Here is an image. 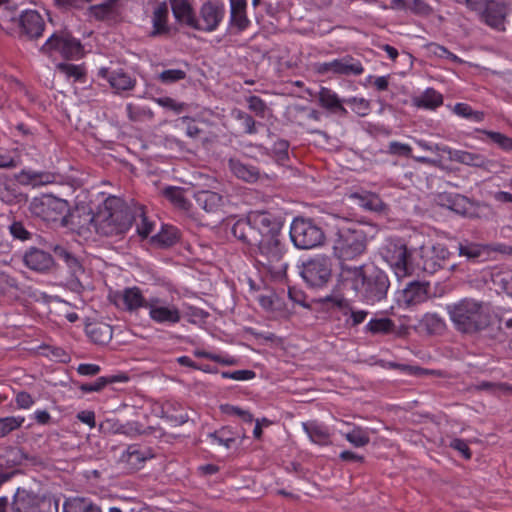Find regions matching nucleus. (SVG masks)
Listing matches in <instances>:
<instances>
[{
    "instance_id": "obj_1",
    "label": "nucleus",
    "mask_w": 512,
    "mask_h": 512,
    "mask_svg": "<svg viewBox=\"0 0 512 512\" xmlns=\"http://www.w3.org/2000/svg\"><path fill=\"white\" fill-rule=\"evenodd\" d=\"M235 238L250 247L256 261L276 274L284 273L288 264L283 261L284 246L280 241L281 224L264 211L249 213L232 226Z\"/></svg>"
},
{
    "instance_id": "obj_2",
    "label": "nucleus",
    "mask_w": 512,
    "mask_h": 512,
    "mask_svg": "<svg viewBox=\"0 0 512 512\" xmlns=\"http://www.w3.org/2000/svg\"><path fill=\"white\" fill-rule=\"evenodd\" d=\"M132 209L119 197L109 196L96 212V233L103 236H118L132 225Z\"/></svg>"
},
{
    "instance_id": "obj_3",
    "label": "nucleus",
    "mask_w": 512,
    "mask_h": 512,
    "mask_svg": "<svg viewBox=\"0 0 512 512\" xmlns=\"http://www.w3.org/2000/svg\"><path fill=\"white\" fill-rule=\"evenodd\" d=\"M447 313L455 329L465 334H475L490 324V315L483 302L473 298H463L447 305Z\"/></svg>"
},
{
    "instance_id": "obj_4",
    "label": "nucleus",
    "mask_w": 512,
    "mask_h": 512,
    "mask_svg": "<svg viewBox=\"0 0 512 512\" xmlns=\"http://www.w3.org/2000/svg\"><path fill=\"white\" fill-rule=\"evenodd\" d=\"M367 249V235L358 223L343 221L332 239L334 256L341 262L355 260Z\"/></svg>"
},
{
    "instance_id": "obj_5",
    "label": "nucleus",
    "mask_w": 512,
    "mask_h": 512,
    "mask_svg": "<svg viewBox=\"0 0 512 512\" xmlns=\"http://www.w3.org/2000/svg\"><path fill=\"white\" fill-rule=\"evenodd\" d=\"M379 253L398 278H404L412 273L411 254L402 239H387Z\"/></svg>"
},
{
    "instance_id": "obj_6",
    "label": "nucleus",
    "mask_w": 512,
    "mask_h": 512,
    "mask_svg": "<svg viewBox=\"0 0 512 512\" xmlns=\"http://www.w3.org/2000/svg\"><path fill=\"white\" fill-rule=\"evenodd\" d=\"M40 51L49 56L59 53L65 59H79L83 56L81 42L68 31L53 33L42 45Z\"/></svg>"
},
{
    "instance_id": "obj_7",
    "label": "nucleus",
    "mask_w": 512,
    "mask_h": 512,
    "mask_svg": "<svg viewBox=\"0 0 512 512\" xmlns=\"http://www.w3.org/2000/svg\"><path fill=\"white\" fill-rule=\"evenodd\" d=\"M29 209L35 217L45 222L59 221L61 225L65 213L69 211V205L66 200L44 194L33 198Z\"/></svg>"
},
{
    "instance_id": "obj_8",
    "label": "nucleus",
    "mask_w": 512,
    "mask_h": 512,
    "mask_svg": "<svg viewBox=\"0 0 512 512\" xmlns=\"http://www.w3.org/2000/svg\"><path fill=\"white\" fill-rule=\"evenodd\" d=\"M290 238L299 249H312L324 241L320 227L309 219L296 218L290 227Z\"/></svg>"
},
{
    "instance_id": "obj_9",
    "label": "nucleus",
    "mask_w": 512,
    "mask_h": 512,
    "mask_svg": "<svg viewBox=\"0 0 512 512\" xmlns=\"http://www.w3.org/2000/svg\"><path fill=\"white\" fill-rule=\"evenodd\" d=\"M389 287L390 282L386 273L378 267L370 265L359 294L366 303L374 304L386 298Z\"/></svg>"
},
{
    "instance_id": "obj_10",
    "label": "nucleus",
    "mask_w": 512,
    "mask_h": 512,
    "mask_svg": "<svg viewBox=\"0 0 512 512\" xmlns=\"http://www.w3.org/2000/svg\"><path fill=\"white\" fill-rule=\"evenodd\" d=\"M301 276L313 288L328 284L332 277V263L328 257L317 256L303 263Z\"/></svg>"
},
{
    "instance_id": "obj_11",
    "label": "nucleus",
    "mask_w": 512,
    "mask_h": 512,
    "mask_svg": "<svg viewBox=\"0 0 512 512\" xmlns=\"http://www.w3.org/2000/svg\"><path fill=\"white\" fill-rule=\"evenodd\" d=\"M109 301L120 310L134 313L141 308L147 309L149 299H146L142 290L137 287H126L122 290L111 291Z\"/></svg>"
},
{
    "instance_id": "obj_12",
    "label": "nucleus",
    "mask_w": 512,
    "mask_h": 512,
    "mask_svg": "<svg viewBox=\"0 0 512 512\" xmlns=\"http://www.w3.org/2000/svg\"><path fill=\"white\" fill-rule=\"evenodd\" d=\"M61 226L69 228L80 236H87L92 230L96 231V213L86 207H77L65 213Z\"/></svg>"
},
{
    "instance_id": "obj_13",
    "label": "nucleus",
    "mask_w": 512,
    "mask_h": 512,
    "mask_svg": "<svg viewBox=\"0 0 512 512\" xmlns=\"http://www.w3.org/2000/svg\"><path fill=\"white\" fill-rule=\"evenodd\" d=\"M147 309L150 319L157 324L175 325L181 320L179 308L159 297L149 298Z\"/></svg>"
},
{
    "instance_id": "obj_14",
    "label": "nucleus",
    "mask_w": 512,
    "mask_h": 512,
    "mask_svg": "<svg viewBox=\"0 0 512 512\" xmlns=\"http://www.w3.org/2000/svg\"><path fill=\"white\" fill-rule=\"evenodd\" d=\"M225 16V7L218 2H205L199 11V17H196L194 29L204 32L216 30Z\"/></svg>"
},
{
    "instance_id": "obj_15",
    "label": "nucleus",
    "mask_w": 512,
    "mask_h": 512,
    "mask_svg": "<svg viewBox=\"0 0 512 512\" xmlns=\"http://www.w3.org/2000/svg\"><path fill=\"white\" fill-rule=\"evenodd\" d=\"M319 73H334L345 76H358L364 72L363 65L360 60L352 57L351 55H345L344 57L334 59L330 62H324L319 64Z\"/></svg>"
},
{
    "instance_id": "obj_16",
    "label": "nucleus",
    "mask_w": 512,
    "mask_h": 512,
    "mask_svg": "<svg viewBox=\"0 0 512 512\" xmlns=\"http://www.w3.org/2000/svg\"><path fill=\"white\" fill-rule=\"evenodd\" d=\"M19 27L21 35L28 39H37L42 36L45 29V21L36 10H25L19 15Z\"/></svg>"
},
{
    "instance_id": "obj_17",
    "label": "nucleus",
    "mask_w": 512,
    "mask_h": 512,
    "mask_svg": "<svg viewBox=\"0 0 512 512\" xmlns=\"http://www.w3.org/2000/svg\"><path fill=\"white\" fill-rule=\"evenodd\" d=\"M510 10L511 9L502 4V2L492 0L488 2L487 6L478 10V12L480 13L481 20L488 26L498 30H504V22Z\"/></svg>"
},
{
    "instance_id": "obj_18",
    "label": "nucleus",
    "mask_w": 512,
    "mask_h": 512,
    "mask_svg": "<svg viewBox=\"0 0 512 512\" xmlns=\"http://www.w3.org/2000/svg\"><path fill=\"white\" fill-rule=\"evenodd\" d=\"M98 76L107 80L116 92L132 90L136 85V79L123 69L111 70L103 67L99 69Z\"/></svg>"
},
{
    "instance_id": "obj_19",
    "label": "nucleus",
    "mask_w": 512,
    "mask_h": 512,
    "mask_svg": "<svg viewBox=\"0 0 512 512\" xmlns=\"http://www.w3.org/2000/svg\"><path fill=\"white\" fill-rule=\"evenodd\" d=\"M369 266L370 265L350 266L342 264L339 274L341 283L344 286H349L359 294L364 284L367 268Z\"/></svg>"
},
{
    "instance_id": "obj_20",
    "label": "nucleus",
    "mask_w": 512,
    "mask_h": 512,
    "mask_svg": "<svg viewBox=\"0 0 512 512\" xmlns=\"http://www.w3.org/2000/svg\"><path fill=\"white\" fill-rule=\"evenodd\" d=\"M450 252L443 244H436L431 247L426 255L423 256V269L426 272L434 273L440 268H444L449 260Z\"/></svg>"
},
{
    "instance_id": "obj_21",
    "label": "nucleus",
    "mask_w": 512,
    "mask_h": 512,
    "mask_svg": "<svg viewBox=\"0 0 512 512\" xmlns=\"http://www.w3.org/2000/svg\"><path fill=\"white\" fill-rule=\"evenodd\" d=\"M25 265L37 272H46L54 265L52 256L38 248H30L23 257Z\"/></svg>"
},
{
    "instance_id": "obj_22",
    "label": "nucleus",
    "mask_w": 512,
    "mask_h": 512,
    "mask_svg": "<svg viewBox=\"0 0 512 512\" xmlns=\"http://www.w3.org/2000/svg\"><path fill=\"white\" fill-rule=\"evenodd\" d=\"M152 457L153 455L149 449L134 444L128 446L121 455L120 461L126 464L129 470L135 471L140 469L144 462Z\"/></svg>"
},
{
    "instance_id": "obj_23",
    "label": "nucleus",
    "mask_w": 512,
    "mask_h": 512,
    "mask_svg": "<svg viewBox=\"0 0 512 512\" xmlns=\"http://www.w3.org/2000/svg\"><path fill=\"white\" fill-rule=\"evenodd\" d=\"M428 282L412 281L403 290V301L408 306L418 305L430 297Z\"/></svg>"
},
{
    "instance_id": "obj_24",
    "label": "nucleus",
    "mask_w": 512,
    "mask_h": 512,
    "mask_svg": "<svg viewBox=\"0 0 512 512\" xmlns=\"http://www.w3.org/2000/svg\"><path fill=\"white\" fill-rule=\"evenodd\" d=\"M195 201L199 208L207 213H218L225 205L224 197L213 191L202 190L195 194Z\"/></svg>"
},
{
    "instance_id": "obj_25",
    "label": "nucleus",
    "mask_w": 512,
    "mask_h": 512,
    "mask_svg": "<svg viewBox=\"0 0 512 512\" xmlns=\"http://www.w3.org/2000/svg\"><path fill=\"white\" fill-rule=\"evenodd\" d=\"M38 496L18 489L12 502V512H41Z\"/></svg>"
},
{
    "instance_id": "obj_26",
    "label": "nucleus",
    "mask_w": 512,
    "mask_h": 512,
    "mask_svg": "<svg viewBox=\"0 0 512 512\" xmlns=\"http://www.w3.org/2000/svg\"><path fill=\"white\" fill-rule=\"evenodd\" d=\"M318 101L321 107L328 110L333 114L346 116L348 111L343 106L344 100H341L338 95L327 87H322L318 93Z\"/></svg>"
},
{
    "instance_id": "obj_27",
    "label": "nucleus",
    "mask_w": 512,
    "mask_h": 512,
    "mask_svg": "<svg viewBox=\"0 0 512 512\" xmlns=\"http://www.w3.org/2000/svg\"><path fill=\"white\" fill-rule=\"evenodd\" d=\"M90 14L99 21H116L121 15L118 0H107L89 8Z\"/></svg>"
},
{
    "instance_id": "obj_28",
    "label": "nucleus",
    "mask_w": 512,
    "mask_h": 512,
    "mask_svg": "<svg viewBox=\"0 0 512 512\" xmlns=\"http://www.w3.org/2000/svg\"><path fill=\"white\" fill-rule=\"evenodd\" d=\"M443 153L448 155L449 160L468 166L482 167L487 163L486 157L479 153L451 149L450 147L443 149Z\"/></svg>"
},
{
    "instance_id": "obj_29",
    "label": "nucleus",
    "mask_w": 512,
    "mask_h": 512,
    "mask_svg": "<svg viewBox=\"0 0 512 512\" xmlns=\"http://www.w3.org/2000/svg\"><path fill=\"white\" fill-rule=\"evenodd\" d=\"M228 167L234 176L243 181L256 182L260 178V171L257 167L245 164L239 159L230 158Z\"/></svg>"
},
{
    "instance_id": "obj_30",
    "label": "nucleus",
    "mask_w": 512,
    "mask_h": 512,
    "mask_svg": "<svg viewBox=\"0 0 512 512\" xmlns=\"http://www.w3.org/2000/svg\"><path fill=\"white\" fill-rule=\"evenodd\" d=\"M171 9L176 20L194 29L196 16L187 0H170Z\"/></svg>"
},
{
    "instance_id": "obj_31",
    "label": "nucleus",
    "mask_w": 512,
    "mask_h": 512,
    "mask_svg": "<svg viewBox=\"0 0 512 512\" xmlns=\"http://www.w3.org/2000/svg\"><path fill=\"white\" fill-rule=\"evenodd\" d=\"M168 14L169 9L165 2L159 3L154 8L152 15L153 29L150 32L151 37H157L169 32V26L167 24Z\"/></svg>"
},
{
    "instance_id": "obj_32",
    "label": "nucleus",
    "mask_w": 512,
    "mask_h": 512,
    "mask_svg": "<svg viewBox=\"0 0 512 512\" xmlns=\"http://www.w3.org/2000/svg\"><path fill=\"white\" fill-rule=\"evenodd\" d=\"M289 142L285 139L277 140L272 149H268L262 144H256L255 147L258 148L262 155L273 158L278 164L285 165L289 159Z\"/></svg>"
},
{
    "instance_id": "obj_33",
    "label": "nucleus",
    "mask_w": 512,
    "mask_h": 512,
    "mask_svg": "<svg viewBox=\"0 0 512 512\" xmlns=\"http://www.w3.org/2000/svg\"><path fill=\"white\" fill-rule=\"evenodd\" d=\"M88 337L96 344H107L113 335L112 327L104 322L90 323L86 326Z\"/></svg>"
},
{
    "instance_id": "obj_34",
    "label": "nucleus",
    "mask_w": 512,
    "mask_h": 512,
    "mask_svg": "<svg viewBox=\"0 0 512 512\" xmlns=\"http://www.w3.org/2000/svg\"><path fill=\"white\" fill-rule=\"evenodd\" d=\"M388 153L391 155L402 156L407 158H413L417 163L425 164L429 166H438V161L424 157V156H412V148L408 144H404L398 141H392L388 145Z\"/></svg>"
},
{
    "instance_id": "obj_35",
    "label": "nucleus",
    "mask_w": 512,
    "mask_h": 512,
    "mask_svg": "<svg viewBox=\"0 0 512 512\" xmlns=\"http://www.w3.org/2000/svg\"><path fill=\"white\" fill-rule=\"evenodd\" d=\"M63 512H102L99 505L86 497H71L64 501Z\"/></svg>"
},
{
    "instance_id": "obj_36",
    "label": "nucleus",
    "mask_w": 512,
    "mask_h": 512,
    "mask_svg": "<svg viewBox=\"0 0 512 512\" xmlns=\"http://www.w3.org/2000/svg\"><path fill=\"white\" fill-rule=\"evenodd\" d=\"M303 429L314 443L319 445H328L331 443L330 432L325 425L311 421L303 423Z\"/></svg>"
},
{
    "instance_id": "obj_37",
    "label": "nucleus",
    "mask_w": 512,
    "mask_h": 512,
    "mask_svg": "<svg viewBox=\"0 0 512 512\" xmlns=\"http://www.w3.org/2000/svg\"><path fill=\"white\" fill-rule=\"evenodd\" d=\"M453 198L455 199L453 209L455 213L468 218H476L479 216L478 209L480 203L473 202L461 194H454Z\"/></svg>"
},
{
    "instance_id": "obj_38",
    "label": "nucleus",
    "mask_w": 512,
    "mask_h": 512,
    "mask_svg": "<svg viewBox=\"0 0 512 512\" xmlns=\"http://www.w3.org/2000/svg\"><path fill=\"white\" fill-rule=\"evenodd\" d=\"M22 194L17 184L7 176L0 178V199L8 204L20 201Z\"/></svg>"
},
{
    "instance_id": "obj_39",
    "label": "nucleus",
    "mask_w": 512,
    "mask_h": 512,
    "mask_svg": "<svg viewBox=\"0 0 512 512\" xmlns=\"http://www.w3.org/2000/svg\"><path fill=\"white\" fill-rule=\"evenodd\" d=\"M231 4V23L240 31L246 29L250 23L246 16L245 0H230Z\"/></svg>"
},
{
    "instance_id": "obj_40",
    "label": "nucleus",
    "mask_w": 512,
    "mask_h": 512,
    "mask_svg": "<svg viewBox=\"0 0 512 512\" xmlns=\"http://www.w3.org/2000/svg\"><path fill=\"white\" fill-rule=\"evenodd\" d=\"M231 117L236 121L242 133L249 135L257 133V122L247 112L235 108L231 111Z\"/></svg>"
},
{
    "instance_id": "obj_41",
    "label": "nucleus",
    "mask_w": 512,
    "mask_h": 512,
    "mask_svg": "<svg viewBox=\"0 0 512 512\" xmlns=\"http://www.w3.org/2000/svg\"><path fill=\"white\" fill-rule=\"evenodd\" d=\"M162 195L178 209L183 211L189 210L190 202L185 197V190L183 188L168 186L162 190Z\"/></svg>"
},
{
    "instance_id": "obj_42",
    "label": "nucleus",
    "mask_w": 512,
    "mask_h": 512,
    "mask_svg": "<svg viewBox=\"0 0 512 512\" xmlns=\"http://www.w3.org/2000/svg\"><path fill=\"white\" fill-rule=\"evenodd\" d=\"M336 306L342 311L343 315H350L349 319L346 320V324L355 327L364 322L368 312L365 310H353L350 303L345 299L336 301Z\"/></svg>"
},
{
    "instance_id": "obj_43",
    "label": "nucleus",
    "mask_w": 512,
    "mask_h": 512,
    "mask_svg": "<svg viewBox=\"0 0 512 512\" xmlns=\"http://www.w3.org/2000/svg\"><path fill=\"white\" fill-rule=\"evenodd\" d=\"M442 103V95L433 88H428L419 97L414 98V104L425 109H435L441 106Z\"/></svg>"
},
{
    "instance_id": "obj_44",
    "label": "nucleus",
    "mask_w": 512,
    "mask_h": 512,
    "mask_svg": "<svg viewBox=\"0 0 512 512\" xmlns=\"http://www.w3.org/2000/svg\"><path fill=\"white\" fill-rule=\"evenodd\" d=\"M393 6L397 9L410 10L417 14H428L430 7L423 0H393Z\"/></svg>"
},
{
    "instance_id": "obj_45",
    "label": "nucleus",
    "mask_w": 512,
    "mask_h": 512,
    "mask_svg": "<svg viewBox=\"0 0 512 512\" xmlns=\"http://www.w3.org/2000/svg\"><path fill=\"white\" fill-rule=\"evenodd\" d=\"M128 378L124 375L121 376H110V377H99L92 383H86L81 385L83 392H98L102 390L107 384L127 381Z\"/></svg>"
},
{
    "instance_id": "obj_46",
    "label": "nucleus",
    "mask_w": 512,
    "mask_h": 512,
    "mask_svg": "<svg viewBox=\"0 0 512 512\" xmlns=\"http://www.w3.org/2000/svg\"><path fill=\"white\" fill-rule=\"evenodd\" d=\"M56 68L67 79H73L74 81H82L86 75L85 68L82 65L58 63Z\"/></svg>"
},
{
    "instance_id": "obj_47",
    "label": "nucleus",
    "mask_w": 512,
    "mask_h": 512,
    "mask_svg": "<svg viewBox=\"0 0 512 512\" xmlns=\"http://www.w3.org/2000/svg\"><path fill=\"white\" fill-rule=\"evenodd\" d=\"M395 328L394 322L389 318L371 319L366 330L372 334H388Z\"/></svg>"
},
{
    "instance_id": "obj_48",
    "label": "nucleus",
    "mask_w": 512,
    "mask_h": 512,
    "mask_svg": "<svg viewBox=\"0 0 512 512\" xmlns=\"http://www.w3.org/2000/svg\"><path fill=\"white\" fill-rule=\"evenodd\" d=\"M133 216L136 218L133 222L136 223L138 234L142 237H147L153 230V223L148 220L141 207L133 211Z\"/></svg>"
},
{
    "instance_id": "obj_49",
    "label": "nucleus",
    "mask_w": 512,
    "mask_h": 512,
    "mask_svg": "<svg viewBox=\"0 0 512 512\" xmlns=\"http://www.w3.org/2000/svg\"><path fill=\"white\" fill-rule=\"evenodd\" d=\"M458 251L460 256H465L467 259H476L484 253L485 246L478 243L464 241L459 243Z\"/></svg>"
},
{
    "instance_id": "obj_50",
    "label": "nucleus",
    "mask_w": 512,
    "mask_h": 512,
    "mask_svg": "<svg viewBox=\"0 0 512 512\" xmlns=\"http://www.w3.org/2000/svg\"><path fill=\"white\" fill-rule=\"evenodd\" d=\"M24 421L25 418L21 416H9L0 418V438H3L11 432L19 429Z\"/></svg>"
},
{
    "instance_id": "obj_51",
    "label": "nucleus",
    "mask_w": 512,
    "mask_h": 512,
    "mask_svg": "<svg viewBox=\"0 0 512 512\" xmlns=\"http://www.w3.org/2000/svg\"><path fill=\"white\" fill-rule=\"evenodd\" d=\"M345 438L355 447H363L370 442L367 430L361 427H354L350 432L345 434Z\"/></svg>"
},
{
    "instance_id": "obj_52",
    "label": "nucleus",
    "mask_w": 512,
    "mask_h": 512,
    "mask_svg": "<svg viewBox=\"0 0 512 512\" xmlns=\"http://www.w3.org/2000/svg\"><path fill=\"white\" fill-rule=\"evenodd\" d=\"M71 273L72 279L70 280V284L73 288L81 287V283L79 281V276L84 273V269L82 264L78 260L77 257L70 258L69 262L65 263Z\"/></svg>"
},
{
    "instance_id": "obj_53",
    "label": "nucleus",
    "mask_w": 512,
    "mask_h": 512,
    "mask_svg": "<svg viewBox=\"0 0 512 512\" xmlns=\"http://www.w3.org/2000/svg\"><path fill=\"white\" fill-rule=\"evenodd\" d=\"M344 103L349 105L353 112L359 116H366L370 110V103L364 98L344 99Z\"/></svg>"
},
{
    "instance_id": "obj_54",
    "label": "nucleus",
    "mask_w": 512,
    "mask_h": 512,
    "mask_svg": "<svg viewBox=\"0 0 512 512\" xmlns=\"http://www.w3.org/2000/svg\"><path fill=\"white\" fill-rule=\"evenodd\" d=\"M495 144L505 151H512V138L500 132L482 130Z\"/></svg>"
},
{
    "instance_id": "obj_55",
    "label": "nucleus",
    "mask_w": 512,
    "mask_h": 512,
    "mask_svg": "<svg viewBox=\"0 0 512 512\" xmlns=\"http://www.w3.org/2000/svg\"><path fill=\"white\" fill-rule=\"evenodd\" d=\"M186 78V72L181 69H168L158 75V80L163 84H172Z\"/></svg>"
},
{
    "instance_id": "obj_56",
    "label": "nucleus",
    "mask_w": 512,
    "mask_h": 512,
    "mask_svg": "<svg viewBox=\"0 0 512 512\" xmlns=\"http://www.w3.org/2000/svg\"><path fill=\"white\" fill-rule=\"evenodd\" d=\"M209 436L218 444L223 445L226 448H230L231 445L235 442V437L228 428H222L218 431H215L214 433H211Z\"/></svg>"
},
{
    "instance_id": "obj_57",
    "label": "nucleus",
    "mask_w": 512,
    "mask_h": 512,
    "mask_svg": "<svg viewBox=\"0 0 512 512\" xmlns=\"http://www.w3.org/2000/svg\"><path fill=\"white\" fill-rule=\"evenodd\" d=\"M154 101L161 107L173 110L175 113L180 114L183 112L187 105L183 102H177L171 97H159L155 98Z\"/></svg>"
},
{
    "instance_id": "obj_58",
    "label": "nucleus",
    "mask_w": 512,
    "mask_h": 512,
    "mask_svg": "<svg viewBox=\"0 0 512 512\" xmlns=\"http://www.w3.org/2000/svg\"><path fill=\"white\" fill-rule=\"evenodd\" d=\"M0 289L3 293H9L12 291H19L20 286L16 278L13 276L1 272L0 273Z\"/></svg>"
},
{
    "instance_id": "obj_59",
    "label": "nucleus",
    "mask_w": 512,
    "mask_h": 512,
    "mask_svg": "<svg viewBox=\"0 0 512 512\" xmlns=\"http://www.w3.org/2000/svg\"><path fill=\"white\" fill-rule=\"evenodd\" d=\"M44 174L37 173L34 171H26L22 170L19 174L15 176L16 180L22 185L36 184L38 182H43Z\"/></svg>"
},
{
    "instance_id": "obj_60",
    "label": "nucleus",
    "mask_w": 512,
    "mask_h": 512,
    "mask_svg": "<svg viewBox=\"0 0 512 512\" xmlns=\"http://www.w3.org/2000/svg\"><path fill=\"white\" fill-rule=\"evenodd\" d=\"M248 108L255 113L256 116L263 118L267 110L266 103L258 96H249L247 98Z\"/></svg>"
},
{
    "instance_id": "obj_61",
    "label": "nucleus",
    "mask_w": 512,
    "mask_h": 512,
    "mask_svg": "<svg viewBox=\"0 0 512 512\" xmlns=\"http://www.w3.org/2000/svg\"><path fill=\"white\" fill-rule=\"evenodd\" d=\"M422 323L430 332H436L444 327L443 320L437 314L433 313L425 314Z\"/></svg>"
},
{
    "instance_id": "obj_62",
    "label": "nucleus",
    "mask_w": 512,
    "mask_h": 512,
    "mask_svg": "<svg viewBox=\"0 0 512 512\" xmlns=\"http://www.w3.org/2000/svg\"><path fill=\"white\" fill-rule=\"evenodd\" d=\"M181 122L186 125L185 133L188 137L192 139H198L203 134V130L199 128L195 120L189 117H182Z\"/></svg>"
},
{
    "instance_id": "obj_63",
    "label": "nucleus",
    "mask_w": 512,
    "mask_h": 512,
    "mask_svg": "<svg viewBox=\"0 0 512 512\" xmlns=\"http://www.w3.org/2000/svg\"><path fill=\"white\" fill-rule=\"evenodd\" d=\"M223 378H228L236 381H245L253 379L256 374L252 370H236V371H224L221 373Z\"/></svg>"
},
{
    "instance_id": "obj_64",
    "label": "nucleus",
    "mask_w": 512,
    "mask_h": 512,
    "mask_svg": "<svg viewBox=\"0 0 512 512\" xmlns=\"http://www.w3.org/2000/svg\"><path fill=\"white\" fill-rule=\"evenodd\" d=\"M120 423L115 419H106L102 421L99 425V430L101 433L110 435V434H118Z\"/></svg>"
}]
</instances>
